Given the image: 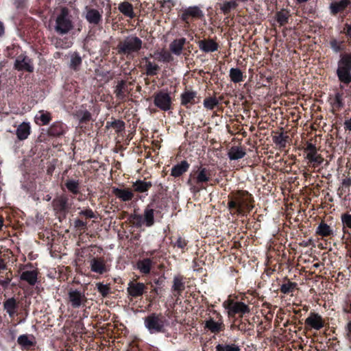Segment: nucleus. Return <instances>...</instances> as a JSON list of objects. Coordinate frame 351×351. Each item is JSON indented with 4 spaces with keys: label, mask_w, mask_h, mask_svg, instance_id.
Segmentation results:
<instances>
[{
    "label": "nucleus",
    "mask_w": 351,
    "mask_h": 351,
    "mask_svg": "<svg viewBox=\"0 0 351 351\" xmlns=\"http://www.w3.org/2000/svg\"><path fill=\"white\" fill-rule=\"evenodd\" d=\"M152 267V261L149 258H143L142 260H139L136 263V267L140 271V272L143 274H148L150 273L151 269Z\"/></svg>",
    "instance_id": "38"
},
{
    "label": "nucleus",
    "mask_w": 351,
    "mask_h": 351,
    "mask_svg": "<svg viewBox=\"0 0 351 351\" xmlns=\"http://www.w3.org/2000/svg\"><path fill=\"white\" fill-rule=\"evenodd\" d=\"M68 130V126L64 123L55 121L47 128V135L51 139L61 138L67 133Z\"/></svg>",
    "instance_id": "16"
},
{
    "label": "nucleus",
    "mask_w": 351,
    "mask_h": 351,
    "mask_svg": "<svg viewBox=\"0 0 351 351\" xmlns=\"http://www.w3.org/2000/svg\"><path fill=\"white\" fill-rule=\"evenodd\" d=\"M343 106L342 95L339 93L335 94L332 108L335 110H339Z\"/></svg>",
    "instance_id": "56"
},
{
    "label": "nucleus",
    "mask_w": 351,
    "mask_h": 351,
    "mask_svg": "<svg viewBox=\"0 0 351 351\" xmlns=\"http://www.w3.org/2000/svg\"><path fill=\"white\" fill-rule=\"evenodd\" d=\"M7 56L10 58H16L20 55L21 49L18 45L12 44L7 47Z\"/></svg>",
    "instance_id": "51"
},
{
    "label": "nucleus",
    "mask_w": 351,
    "mask_h": 351,
    "mask_svg": "<svg viewBox=\"0 0 351 351\" xmlns=\"http://www.w3.org/2000/svg\"><path fill=\"white\" fill-rule=\"evenodd\" d=\"M289 17V11L286 9H282L276 13V20L280 26L288 23Z\"/></svg>",
    "instance_id": "45"
},
{
    "label": "nucleus",
    "mask_w": 351,
    "mask_h": 351,
    "mask_svg": "<svg viewBox=\"0 0 351 351\" xmlns=\"http://www.w3.org/2000/svg\"><path fill=\"white\" fill-rule=\"evenodd\" d=\"M186 40L185 38L175 39L169 45V49L171 52L177 56L180 55L184 48V46L186 43Z\"/></svg>",
    "instance_id": "36"
},
{
    "label": "nucleus",
    "mask_w": 351,
    "mask_h": 351,
    "mask_svg": "<svg viewBox=\"0 0 351 351\" xmlns=\"http://www.w3.org/2000/svg\"><path fill=\"white\" fill-rule=\"evenodd\" d=\"M166 206L167 202L164 198L156 197L145 206L143 214H131L130 222L136 228H140L143 226L152 227L158 218H162V210Z\"/></svg>",
    "instance_id": "1"
},
{
    "label": "nucleus",
    "mask_w": 351,
    "mask_h": 351,
    "mask_svg": "<svg viewBox=\"0 0 351 351\" xmlns=\"http://www.w3.org/2000/svg\"><path fill=\"white\" fill-rule=\"evenodd\" d=\"M239 6V4L235 0H221V2H218L216 4V8H219L221 12L226 15H230L232 10H236Z\"/></svg>",
    "instance_id": "29"
},
{
    "label": "nucleus",
    "mask_w": 351,
    "mask_h": 351,
    "mask_svg": "<svg viewBox=\"0 0 351 351\" xmlns=\"http://www.w3.org/2000/svg\"><path fill=\"white\" fill-rule=\"evenodd\" d=\"M206 330L213 334H219L225 330L223 316L216 310L208 308L204 322Z\"/></svg>",
    "instance_id": "7"
},
{
    "label": "nucleus",
    "mask_w": 351,
    "mask_h": 351,
    "mask_svg": "<svg viewBox=\"0 0 351 351\" xmlns=\"http://www.w3.org/2000/svg\"><path fill=\"white\" fill-rule=\"evenodd\" d=\"M190 164L186 160H182L180 163L174 165L171 171V176L174 178H179L188 171Z\"/></svg>",
    "instance_id": "31"
},
{
    "label": "nucleus",
    "mask_w": 351,
    "mask_h": 351,
    "mask_svg": "<svg viewBox=\"0 0 351 351\" xmlns=\"http://www.w3.org/2000/svg\"><path fill=\"white\" fill-rule=\"evenodd\" d=\"M215 175L214 169L202 165L195 166L189 174L186 184L190 187L191 192L197 193L206 189L208 183L212 180Z\"/></svg>",
    "instance_id": "3"
},
{
    "label": "nucleus",
    "mask_w": 351,
    "mask_h": 351,
    "mask_svg": "<svg viewBox=\"0 0 351 351\" xmlns=\"http://www.w3.org/2000/svg\"><path fill=\"white\" fill-rule=\"evenodd\" d=\"M112 193L121 202H129L132 200L134 193L130 188L112 187Z\"/></svg>",
    "instance_id": "23"
},
{
    "label": "nucleus",
    "mask_w": 351,
    "mask_h": 351,
    "mask_svg": "<svg viewBox=\"0 0 351 351\" xmlns=\"http://www.w3.org/2000/svg\"><path fill=\"white\" fill-rule=\"evenodd\" d=\"M76 117L79 119L80 124H86L92 118L91 113L87 110H79L75 113Z\"/></svg>",
    "instance_id": "47"
},
{
    "label": "nucleus",
    "mask_w": 351,
    "mask_h": 351,
    "mask_svg": "<svg viewBox=\"0 0 351 351\" xmlns=\"http://www.w3.org/2000/svg\"><path fill=\"white\" fill-rule=\"evenodd\" d=\"M98 292L104 298L107 297L110 293V287L109 285H104L101 282L96 284Z\"/></svg>",
    "instance_id": "54"
},
{
    "label": "nucleus",
    "mask_w": 351,
    "mask_h": 351,
    "mask_svg": "<svg viewBox=\"0 0 351 351\" xmlns=\"http://www.w3.org/2000/svg\"><path fill=\"white\" fill-rule=\"evenodd\" d=\"M178 18L184 23V27L190 28L194 21L204 19V13L199 6H189L180 10Z\"/></svg>",
    "instance_id": "9"
},
{
    "label": "nucleus",
    "mask_w": 351,
    "mask_h": 351,
    "mask_svg": "<svg viewBox=\"0 0 351 351\" xmlns=\"http://www.w3.org/2000/svg\"><path fill=\"white\" fill-rule=\"evenodd\" d=\"M127 291L132 298H141L147 291V287L143 283L136 280L130 281L128 285Z\"/></svg>",
    "instance_id": "19"
},
{
    "label": "nucleus",
    "mask_w": 351,
    "mask_h": 351,
    "mask_svg": "<svg viewBox=\"0 0 351 351\" xmlns=\"http://www.w3.org/2000/svg\"><path fill=\"white\" fill-rule=\"evenodd\" d=\"M196 91L185 89L180 95V104L186 108H190L191 106L199 103V98Z\"/></svg>",
    "instance_id": "20"
},
{
    "label": "nucleus",
    "mask_w": 351,
    "mask_h": 351,
    "mask_svg": "<svg viewBox=\"0 0 351 351\" xmlns=\"http://www.w3.org/2000/svg\"><path fill=\"white\" fill-rule=\"evenodd\" d=\"M287 138L288 136L285 135L283 133H280L278 135L273 136V141L280 147H285Z\"/></svg>",
    "instance_id": "55"
},
{
    "label": "nucleus",
    "mask_w": 351,
    "mask_h": 351,
    "mask_svg": "<svg viewBox=\"0 0 351 351\" xmlns=\"http://www.w3.org/2000/svg\"><path fill=\"white\" fill-rule=\"evenodd\" d=\"M31 133V127L29 123L23 122L21 123L16 131V135L19 140L24 141L27 139Z\"/></svg>",
    "instance_id": "33"
},
{
    "label": "nucleus",
    "mask_w": 351,
    "mask_h": 351,
    "mask_svg": "<svg viewBox=\"0 0 351 351\" xmlns=\"http://www.w3.org/2000/svg\"><path fill=\"white\" fill-rule=\"evenodd\" d=\"M350 0L334 1L330 3L329 10L330 14L337 16L339 13L343 12L350 5Z\"/></svg>",
    "instance_id": "24"
},
{
    "label": "nucleus",
    "mask_w": 351,
    "mask_h": 351,
    "mask_svg": "<svg viewBox=\"0 0 351 351\" xmlns=\"http://www.w3.org/2000/svg\"><path fill=\"white\" fill-rule=\"evenodd\" d=\"M197 43L199 49L204 53L215 52L219 47V44L211 38L199 40Z\"/></svg>",
    "instance_id": "25"
},
{
    "label": "nucleus",
    "mask_w": 351,
    "mask_h": 351,
    "mask_svg": "<svg viewBox=\"0 0 351 351\" xmlns=\"http://www.w3.org/2000/svg\"><path fill=\"white\" fill-rule=\"evenodd\" d=\"M336 75L339 81L346 85L351 83V52L339 54Z\"/></svg>",
    "instance_id": "6"
},
{
    "label": "nucleus",
    "mask_w": 351,
    "mask_h": 351,
    "mask_svg": "<svg viewBox=\"0 0 351 351\" xmlns=\"http://www.w3.org/2000/svg\"><path fill=\"white\" fill-rule=\"evenodd\" d=\"M132 186L134 188V191L136 192L145 193L152 186V183L151 182L138 180L133 183Z\"/></svg>",
    "instance_id": "44"
},
{
    "label": "nucleus",
    "mask_w": 351,
    "mask_h": 351,
    "mask_svg": "<svg viewBox=\"0 0 351 351\" xmlns=\"http://www.w3.org/2000/svg\"><path fill=\"white\" fill-rule=\"evenodd\" d=\"M144 324L150 333H160L165 332L168 320L161 313H152L145 317Z\"/></svg>",
    "instance_id": "8"
},
{
    "label": "nucleus",
    "mask_w": 351,
    "mask_h": 351,
    "mask_svg": "<svg viewBox=\"0 0 351 351\" xmlns=\"http://www.w3.org/2000/svg\"><path fill=\"white\" fill-rule=\"evenodd\" d=\"M79 215L80 216L85 217L86 219H93L96 217L94 212L90 208H86L85 210H81L79 213Z\"/></svg>",
    "instance_id": "61"
},
{
    "label": "nucleus",
    "mask_w": 351,
    "mask_h": 351,
    "mask_svg": "<svg viewBox=\"0 0 351 351\" xmlns=\"http://www.w3.org/2000/svg\"><path fill=\"white\" fill-rule=\"evenodd\" d=\"M185 284L186 278L184 276L178 274L173 277L171 292L175 298H179L185 289Z\"/></svg>",
    "instance_id": "22"
},
{
    "label": "nucleus",
    "mask_w": 351,
    "mask_h": 351,
    "mask_svg": "<svg viewBox=\"0 0 351 351\" xmlns=\"http://www.w3.org/2000/svg\"><path fill=\"white\" fill-rule=\"evenodd\" d=\"M14 68L19 71H26L28 73H32L34 70L32 59L26 56L25 53H21L16 57Z\"/></svg>",
    "instance_id": "15"
},
{
    "label": "nucleus",
    "mask_w": 351,
    "mask_h": 351,
    "mask_svg": "<svg viewBox=\"0 0 351 351\" xmlns=\"http://www.w3.org/2000/svg\"><path fill=\"white\" fill-rule=\"evenodd\" d=\"M280 286V293L291 296H293V293L298 289L297 282L291 281L287 277L283 278Z\"/></svg>",
    "instance_id": "30"
},
{
    "label": "nucleus",
    "mask_w": 351,
    "mask_h": 351,
    "mask_svg": "<svg viewBox=\"0 0 351 351\" xmlns=\"http://www.w3.org/2000/svg\"><path fill=\"white\" fill-rule=\"evenodd\" d=\"M64 186L69 192L74 196L80 193V182L79 180L67 178L64 182Z\"/></svg>",
    "instance_id": "34"
},
{
    "label": "nucleus",
    "mask_w": 351,
    "mask_h": 351,
    "mask_svg": "<svg viewBox=\"0 0 351 351\" xmlns=\"http://www.w3.org/2000/svg\"><path fill=\"white\" fill-rule=\"evenodd\" d=\"M119 10L126 16L130 18H133L134 16L133 6L131 3L127 1L120 3L119 5Z\"/></svg>",
    "instance_id": "46"
},
{
    "label": "nucleus",
    "mask_w": 351,
    "mask_h": 351,
    "mask_svg": "<svg viewBox=\"0 0 351 351\" xmlns=\"http://www.w3.org/2000/svg\"><path fill=\"white\" fill-rule=\"evenodd\" d=\"M143 60L145 61L144 68L146 75L148 76L156 75L160 69V66L156 63L149 60L147 57H145Z\"/></svg>",
    "instance_id": "39"
},
{
    "label": "nucleus",
    "mask_w": 351,
    "mask_h": 351,
    "mask_svg": "<svg viewBox=\"0 0 351 351\" xmlns=\"http://www.w3.org/2000/svg\"><path fill=\"white\" fill-rule=\"evenodd\" d=\"M125 125L123 121L112 117L110 121L106 122V128L107 129L112 128L119 134L125 130Z\"/></svg>",
    "instance_id": "41"
},
{
    "label": "nucleus",
    "mask_w": 351,
    "mask_h": 351,
    "mask_svg": "<svg viewBox=\"0 0 351 351\" xmlns=\"http://www.w3.org/2000/svg\"><path fill=\"white\" fill-rule=\"evenodd\" d=\"M154 105L163 111H168L171 108L172 99L170 93L167 90H160L154 93Z\"/></svg>",
    "instance_id": "13"
},
{
    "label": "nucleus",
    "mask_w": 351,
    "mask_h": 351,
    "mask_svg": "<svg viewBox=\"0 0 351 351\" xmlns=\"http://www.w3.org/2000/svg\"><path fill=\"white\" fill-rule=\"evenodd\" d=\"M250 304L251 302L247 299L246 295L243 294L240 300L228 298L223 302V306L227 310L228 317L234 318L238 316L239 318H243L245 317L251 311Z\"/></svg>",
    "instance_id": "4"
},
{
    "label": "nucleus",
    "mask_w": 351,
    "mask_h": 351,
    "mask_svg": "<svg viewBox=\"0 0 351 351\" xmlns=\"http://www.w3.org/2000/svg\"><path fill=\"white\" fill-rule=\"evenodd\" d=\"M343 127L346 131L351 132V118L345 120Z\"/></svg>",
    "instance_id": "64"
},
{
    "label": "nucleus",
    "mask_w": 351,
    "mask_h": 351,
    "mask_svg": "<svg viewBox=\"0 0 351 351\" xmlns=\"http://www.w3.org/2000/svg\"><path fill=\"white\" fill-rule=\"evenodd\" d=\"M343 33L346 34V36L348 38V43L351 45V24L346 23L343 27Z\"/></svg>",
    "instance_id": "62"
},
{
    "label": "nucleus",
    "mask_w": 351,
    "mask_h": 351,
    "mask_svg": "<svg viewBox=\"0 0 351 351\" xmlns=\"http://www.w3.org/2000/svg\"><path fill=\"white\" fill-rule=\"evenodd\" d=\"M230 77L234 83H239L244 80L243 74L238 68H232L230 70Z\"/></svg>",
    "instance_id": "48"
},
{
    "label": "nucleus",
    "mask_w": 351,
    "mask_h": 351,
    "mask_svg": "<svg viewBox=\"0 0 351 351\" xmlns=\"http://www.w3.org/2000/svg\"><path fill=\"white\" fill-rule=\"evenodd\" d=\"M188 245V241L182 237H179L174 243V247H177L182 250V252H185L187 250L186 246Z\"/></svg>",
    "instance_id": "59"
},
{
    "label": "nucleus",
    "mask_w": 351,
    "mask_h": 351,
    "mask_svg": "<svg viewBox=\"0 0 351 351\" xmlns=\"http://www.w3.org/2000/svg\"><path fill=\"white\" fill-rule=\"evenodd\" d=\"M18 344L23 350H29L36 344L35 337L33 335H21L17 339Z\"/></svg>",
    "instance_id": "28"
},
{
    "label": "nucleus",
    "mask_w": 351,
    "mask_h": 351,
    "mask_svg": "<svg viewBox=\"0 0 351 351\" xmlns=\"http://www.w3.org/2000/svg\"><path fill=\"white\" fill-rule=\"evenodd\" d=\"M316 234L322 237H328L333 235V230L324 221H322L317 226Z\"/></svg>",
    "instance_id": "42"
},
{
    "label": "nucleus",
    "mask_w": 351,
    "mask_h": 351,
    "mask_svg": "<svg viewBox=\"0 0 351 351\" xmlns=\"http://www.w3.org/2000/svg\"><path fill=\"white\" fill-rule=\"evenodd\" d=\"M51 206L58 218H66L73 206V201L68 195L62 193L53 198Z\"/></svg>",
    "instance_id": "10"
},
{
    "label": "nucleus",
    "mask_w": 351,
    "mask_h": 351,
    "mask_svg": "<svg viewBox=\"0 0 351 351\" xmlns=\"http://www.w3.org/2000/svg\"><path fill=\"white\" fill-rule=\"evenodd\" d=\"M142 40L135 35H129L120 40L115 47L117 53L126 58L133 57L142 49Z\"/></svg>",
    "instance_id": "5"
},
{
    "label": "nucleus",
    "mask_w": 351,
    "mask_h": 351,
    "mask_svg": "<svg viewBox=\"0 0 351 351\" xmlns=\"http://www.w3.org/2000/svg\"><path fill=\"white\" fill-rule=\"evenodd\" d=\"M304 152L306 153V158L308 160V162L312 165L313 167L315 168L320 165L323 162V158L319 154H317V149L316 146L311 143H307L304 148Z\"/></svg>",
    "instance_id": "17"
},
{
    "label": "nucleus",
    "mask_w": 351,
    "mask_h": 351,
    "mask_svg": "<svg viewBox=\"0 0 351 351\" xmlns=\"http://www.w3.org/2000/svg\"><path fill=\"white\" fill-rule=\"evenodd\" d=\"M133 82H128L125 80H118L117 84L114 86L113 93L116 99L119 103H124L131 95Z\"/></svg>",
    "instance_id": "12"
},
{
    "label": "nucleus",
    "mask_w": 351,
    "mask_h": 351,
    "mask_svg": "<svg viewBox=\"0 0 351 351\" xmlns=\"http://www.w3.org/2000/svg\"><path fill=\"white\" fill-rule=\"evenodd\" d=\"M326 325L324 318L317 313L311 312L305 320V326L308 330H319Z\"/></svg>",
    "instance_id": "18"
},
{
    "label": "nucleus",
    "mask_w": 351,
    "mask_h": 351,
    "mask_svg": "<svg viewBox=\"0 0 351 351\" xmlns=\"http://www.w3.org/2000/svg\"><path fill=\"white\" fill-rule=\"evenodd\" d=\"M228 198L227 208L234 217H246L254 207V197L247 191H232Z\"/></svg>",
    "instance_id": "2"
},
{
    "label": "nucleus",
    "mask_w": 351,
    "mask_h": 351,
    "mask_svg": "<svg viewBox=\"0 0 351 351\" xmlns=\"http://www.w3.org/2000/svg\"><path fill=\"white\" fill-rule=\"evenodd\" d=\"M20 278L23 281H26L31 286H34L38 279V271L37 270L25 271L20 276Z\"/></svg>",
    "instance_id": "37"
},
{
    "label": "nucleus",
    "mask_w": 351,
    "mask_h": 351,
    "mask_svg": "<svg viewBox=\"0 0 351 351\" xmlns=\"http://www.w3.org/2000/svg\"><path fill=\"white\" fill-rule=\"evenodd\" d=\"M82 62V60L81 56L78 53L75 52L71 56L70 68L74 71H78Z\"/></svg>",
    "instance_id": "50"
},
{
    "label": "nucleus",
    "mask_w": 351,
    "mask_h": 351,
    "mask_svg": "<svg viewBox=\"0 0 351 351\" xmlns=\"http://www.w3.org/2000/svg\"><path fill=\"white\" fill-rule=\"evenodd\" d=\"M90 265L91 271L95 273L104 274L108 271L103 257L92 258Z\"/></svg>",
    "instance_id": "27"
},
{
    "label": "nucleus",
    "mask_w": 351,
    "mask_h": 351,
    "mask_svg": "<svg viewBox=\"0 0 351 351\" xmlns=\"http://www.w3.org/2000/svg\"><path fill=\"white\" fill-rule=\"evenodd\" d=\"M101 55L103 57H106L108 56L110 51V43L109 41H104L101 44Z\"/></svg>",
    "instance_id": "60"
},
{
    "label": "nucleus",
    "mask_w": 351,
    "mask_h": 351,
    "mask_svg": "<svg viewBox=\"0 0 351 351\" xmlns=\"http://www.w3.org/2000/svg\"><path fill=\"white\" fill-rule=\"evenodd\" d=\"M219 100L216 97H208L204 100V106L208 110H214L219 105Z\"/></svg>",
    "instance_id": "49"
},
{
    "label": "nucleus",
    "mask_w": 351,
    "mask_h": 351,
    "mask_svg": "<svg viewBox=\"0 0 351 351\" xmlns=\"http://www.w3.org/2000/svg\"><path fill=\"white\" fill-rule=\"evenodd\" d=\"M74 227L77 230L84 232L87 230V222L77 219L74 221Z\"/></svg>",
    "instance_id": "58"
},
{
    "label": "nucleus",
    "mask_w": 351,
    "mask_h": 351,
    "mask_svg": "<svg viewBox=\"0 0 351 351\" xmlns=\"http://www.w3.org/2000/svg\"><path fill=\"white\" fill-rule=\"evenodd\" d=\"M73 27V25L69 8L62 7L56 20V32L59 34H65L71 30Z\"/></svg>",
    "instance_id": "11"
},
{
    "label": "nucleus",
    "mask_w": 351,
    "mask_h": 351,
    "mask_svg": "<svg viewBox=\"0 0 351 351\" xmlns=\"http://www.w3.org/2000/svg\"><path fill=\"white\" fill-rule=\"evenodd\" d=\"M103 10L99 11L97 9L86 7L85 19L93 26H99L102 23Z\"/></svg>",
    "instance_id": "21"
},
{
    "label": "nucleus",
    "mask_w": 351,
    "mask_h": 351,
    "mask_svg": "<svg viewBox=\"0 0 351 351\" xmlns=\"http://www.w3.org/2000/svg\"><path fill=\"white\" fill-rule=\"evenodd\" d=\"M341 184L342 186L347 189L348 191H349L350 186H351V178H347L343 179Z\"/></svg>",
    "instance_id": "63"
},
{
    "label": "nucleus",
    "mask_w": 351,
    "mask_h": 351,
    "mask_svg": "<svg viewBox=\"0 0 351 351\" xmlns=\"http://www.w3.org/2000/svg\"><path fill=\"white\" fill-rule=\"evenodd\" d=\"M52 119L51 114L45 110H40L35 116V123L38 125H47Z\"/></svg>",
    "instance_id": "32"
},
{
    "label": "nucleus",
    "mask_w": 351,
    "mask_h": 351,
    "mask_svg": "<svg viewBox=\"0 0 351 351\" xmlns=\"http://www.w3.org/2000/svg\"><path fill=\"white\" fill-rule=\"evenodd\" d=\"M341 220L343 225V237L347 236V239H351V233L349 230H351V214L348 213H343L341 216Z\"/></svg>",
    "instance_id": "35"
},
{
    "label": "nucleus",
    "mask_w": 351,
    "mask_h": 351,
    "mask_svg": "<svg viewBox=\"0 0 351 351\" xmlns=\"http://www.w3.org/2000/svg\"><path fill=\"white\" fill-rule=\"evenodd\" d=\"M19 302L12 297L5 300L3 302V309L12 319L18 315Z\"/></svg>",
    "instance_id": "26"
},
{
    "label": "nucleus",
    "mask_w": 351,
    "mask_h": 351,
    "mask_svg": "<svg viewBox=\"0 0 351 351\" xmlns=\"http://www.w3.org/2000/svg\"><path fill=\"white\" fill-rule=\"evenodd\" d=\"M329 45L335 53L346 52V45L344 40H339L335 38H331L329 40Z\"/></svg>",
    "instance_id": "40"
},
{
    "label": "nucleus",
    "mask_w": 351,
    "mask_h": 351,
    "mask_svg": "<svg viewBox=\"0 0 351 351\" xmlns=\"http://www.w3.org/2000/svg\"><path fill=\"white\" fill-rule=\"evenodd\" d=\"M246 153L243 148L238 146H233L228 152V157L231 160H236L243 158Z\"/></svg>",
    "instance_id": "43"
},
{
    "label": "nucleus",
    "mask_w": 351,
    "mask_h": 351,
    "mask_svg": "<svg viewBox=\"0 0 351 351\" xmlns=\"http://www.w3.org/2000/svg\"><path fill=\"white\" fill-rule=\"evenodd\" d=\"M253 328L254 325L247 319L241 320L237 326L238 330L244 332L253 330Z\"/></svg>",
    "instance_id": "53"
},
{
    "label": "nucleus",
    "mask_w": 351,
    "mask_h": 351,
    "mask_svg": "<svg viewBox=\"0 0 351 351\" xmlns=\"http://www.w3.org/2000/svg\"><path fill=\"white\" fill-rule=\"evenodd\" d=\"M158 55L160 57L159 60H162L164 62H170L173 60L171 53L166 50H162L158 53Z\"/></svg>",
    "instance_id": "57"
},
{
    "label": "nucleus",
    "mask_w": 351,
    "mask_h": 351,
    "mask_svg": "<svg viewBox=\"0 0 351 351\" xmlns=\"http://www.w3.org/2000/svg\"><path fill=\"white\" fill-rule=\"evenodd\" d=\"M216 351H241V348L235 343L218 344L215 347Z\"/></svg>",
    "instance_id": "52"
},
{
    "label": "nucleus",
    "mask_w": 351,
    "mask_h": 351,
    "mask_svg": "<svg viewBox=\"0 0 351 351\" xmlns=\"http://www.w3.org/2000/svg\"><path fill=\"white\" fill-rule=\"evenodd\" d=\"M68 304L73 308L84 307L87 298L84 291L73 288L68 290Z\"/></svg>",
    "instance_id": "14"
}]
</instances>
